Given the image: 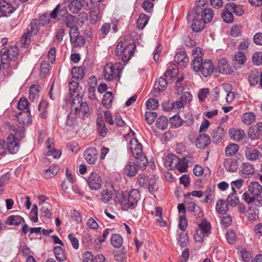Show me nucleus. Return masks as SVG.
<instances>
[{
  "instance_id": "28",
  "label": "nucleus",
  "mask_w": 262,
  "mask_h": 262,
  "mask_svg": "<svg viewBox=\"0 0 262 262\" xmlns=\"http://www.w3.org/2000/svg\"><path fill=\"white\" fill-rule=\"evenodd\" d=\"M46 146L47 150H48L46 151V155L52 156L55 159L59 158L60 157L61 152L55 149L49 139L46 142Z\"/></svg>"
},
{
  "instance_id": "50",
  "label": "nucleus",
  "mask_w": 262,
  "mask_h": 262,
  "mask_svg": "<svg viewBox=\"0 0 262 262\" xmlns=\"http://www.w3.org/2000/svg\"><path fill=\"white\" fill-rule=\"evenodd\" d=\"M157 179V177L152 176L148 181L147 184L148 189L149 192L151 193H154L158 189L157 185L156 184Z\"/></svg>"
},
{
  "instance_id": "18",
  "label": "nucleus",
  "mask_w": 262,
  "mask_h": 262,
  "mask_svg": "<svg viewBox=\"0 0 262 262\" xmlns=\"http://www.w3.org/2000/svg\"><path fill=\"white\" fill-rule=\"evenodd\" d=\"M262 192V186L257 182H251L250 183L248 191L244 193H247L251 196H256Z\"/></svg>"
},
{
  "instance_id": "57",
  "label": "nucleus",
  "mask_w": 262,
  "mask_h": 262,
  "mask_svg": "<svg viewBox=\"0 0 262 262\" xmlns=\"http://www.w3.org/2000/svg\"><path fill=\"white\" fill-rule=\"evenodd\" d=\"M113 198V191L111 190H104L101 192V201L107 204Z\"/></svg>"
},
{
  "instance_id": "36",
  "label": "nucleus",
  "mask_w": 262,
  "mask_h": 262,
  "mask_svg": "<svg viewBox=\"0 0 262 262\" xmlns=\"http://www.w3.org/2000/svg\"><path fill=\"white\" fill-rule=\"evenodd\" d=\"M101 18L100 11L99 8H94L90 12V21L91 24H95Z\"/></svg>"
},
{
  "instance_id": "10",
  "label": "nucleus",
  "mask_w": 262,
  "mask_h": 262,
  "mask_svg": "<svg viewBox=\"0 0 262 262\" xmlns=\"http://www.w3.org/2000/svg\"><path fill=\"white\" fill-rule=\"evenodd\" d=\"M248 81L250 85L255 86L259 81V85L262 88V72L257 69H253L250 72Z\"/></svg>"
},
{
  "instance_id": "60",
  "label": "nucleus",
  "mask_w": 262,
  "mask_h": 262,
  "mask_svg": "<svg viewBox=\"0 0 262 262\" xmlns=\"http://www.w3.org/2000/svg\"><path fill=\"white\" fill-rule=\"evenodd\" d=\"M157 116L155 112L146 111L145 114V118L148 124H152Z\"/></svg>"
},
{
  "instance_id": "39",
  "label": "nucleus",
  "mask_w": 262,
  "mask_h": 262,
  "mask_svg": "<svg viewBox=\"0 0 262 262\" xmlns=\"http://www.w3.org/2000/svg\"><path fill=\"white\" fill-rule=\"evenodd\" d=\"M111 243L114 248H119L122 245L123 238L120 234H114L111 236Z\"/></svg>"
},
{
  "instance_id": "54",
  "label": "nucleus",
  "mask_w": 262,
  "mask_h": 262,
  "mask_svg": "<svg viewBox=\"0 0 262 262\" xmlns=\"http://www.w3.org/2000/svg\"><path fill=\"white\" fill-rule=\"evenodd\" d=\"M187 208L188 211L194 212L195 215L199 216H200V214L202 213L201 208L192 202L188 203Z\"/></svg>"
},
{
  "instance_id": "21",
  "label": "nucleus",
  "mask_w": 262,
  "mask_h": 262,
  "mask_svg": "<svg viewBox=\"0 0 262 262\" xmlns=\"http://www.w3.org/2000/svg\"><path fill=\"white\" fill-rule=\"evenodd\" d=\"M193 121V119L190 118L186 121H183L179 116L176 115L173 116L170 119L171 123L175 128L179 127L183 123L186 124L185 125L190 126L192 124Z\"/></svg>"
},
{
  "instance_id": "61",
  "label": "nucleus",
  "mask_w": 262,
  "mask_h": 262,
  "mask_svg": "<svg viewBox=\"0 0 262 262\" xmlns=\"http://www.w3.org/2000/svg\"><path fill=\"white\" fill-rule=\"evenodd\" d=\"M178 239L179 241V244L182 248L186 246L189 241L187 234L184 232H181L179 234V238Z\"/></svg>"
},
{
  "instance_id": "43",
  "label": "nucleus",
  "mask_w": 262,
  "mask_h": 262,
  "mask_svg": "<svg viewBox=\"0 0 262 262\" xmlns=\"http://www.w3.org/2000/svg\"><path fill=\"white\" fill-rule=\"evenodd\" d=\"M227 201L228 204L232 206H236L238 203V199L236 196V192L233 187L232 188V192L228 195L227 198Z\"/></svg>"
},
{
  "instance_id": "22",
  "label": "nucleus",
  "mask_w": 262,
  "mask_h": 262,
  "mask_svg": "<svg viewBox=\"0 0 262 262\" xmlns=\"http://www.w3.org/2000/svg\"><path fill=\"white\" fill-rule=\"evenodd\" d=\"M211 135L213 143H219L224 138L225 130L221 127H217L213 130Z\"/></svg>"
},
{
  "instance_id": "31",
  "label": "nucleus",
  "mask_w": 262,
  "mask_h": 262,
  "mask_svg": "<svg viewBox=\"0 0 262 262\" xmlns=\"http://www.w3.org/2000/svg\"><path fill=\"white\" fill-rule=\"evenodd\" d=\"M213 16V11L210 8H205V9L200 13V17L205 21L206 23L211 21Z\"/></svg>"
},
{
  "instance_id": "15",
  "label": "nucleus",
  "mask_w": 262,
  "mask_h": 262,
  "mask_svg": "<svg viewBox=\"0 0 262 262\" xmlns=\"http://www.w3.org/2000/svg\"><path fill=\"white\" fill-rule=\"evenodd\" d=\"M245 154L246 158L252 161H256L260 159L262 156L261 152L258 150L249 146L246 147Z\"/></svg>"
},
{
  "instance_id": "38",
  "label": "nucleus",
  "mask_w": 262,
  "mask_h": 262,
  "mask_svg": "<svg viewBox=\"0 0 262 262\" xmlns=\"http://www.w3.org/2000/svg\"><path fill=\"white\" fill-rule=\"evenodd\" d=\"M179 73V69L174 64L170 65L165 72L164 75L166 77L172 78L175 77Z\"/></svg>"
},
{
  "instance_id": "35",
  "label": "nucleus",
  "mask_w": 262,
  "mask_h": 262,
  "mask_svg": "<svg viewBox=\"0 0 262 262\" xmlns=\"http://www.w3.org/2000/svg\"><path fill=\"white\" fill-rule=\"evenodd\" d=\"M58 172V167L56 165H52L43 172L46 179H50L54 177Z\"/></svg>"
},
{
  "instance_id": "1",
  "label": "nucleus",
  "mask_w": 262,
  "mask_h": 262,
  "mask_svg": "<svg viewBox=\"0 0 262 262\" xmlns=\"http://www.w3.org/2000/svg\"><path fill=\"white\" fill-rule=\"evenodd\" d=\"M1 56L3 63V74L5 77H8L13 73V70L18 67V62L16 61L18 56V48L16 46L10 48H3L1 51Z\"/></svg>"
},
{
  "instance_id": "29",
  "label": "nucleus",
  "mask_w": 262,
  "mask_h": 262,
  "mask_svg": "<svg viewBox=\"0 0 262 262\" xmlns=\"http://www.w3.org/2000/svg\"><path fill=\"white\" fill-rule=\"evenodd\" d=\"M61 20L66 25V27L70 29L77 27L76 24L77 23V19L75 16L71 14L67 15Z\"/></svg>"
},
{
  "instance_id": "19",
  "label": "nucleus",
  "mask_w": 262,
  "mask_h": 262,
  "mask_svg": "<svg viewBox=\"0 0 262 262\" xmlns=\"http://www.w3.org/2000/svg\"><path fill=\"white\" fill-rule=\"evenodd\" d=\"M243 198L245 202L249 204L251 203H254L255 206L258 207L262 206V195L261 194L256 196H251L247 193H244Z\"/></svg>"
},
{
  "instance_id": "56",
  "label": "nucleus",
  "mask_w": 262,
  "mask_h": 262,
  "mask_svg": "<svg viewBox=\"0 0 262 262\" xmlns=\"http://www.w3.org/2000/svg\"><path fill=\"white\" fill-rule=\"evenodd\" d=\"M204 60H203V58L193 59L191 64L193 70L196 72H200L204 66Z\"/></svg>"
},
{
  "instance_id": "11",
  "label": "nucleus",
  "mask_w": 262,
  "mask_h": 262,
  "mask_svg": "<svg viewBox=\"0 0 262 262\" xmlns=\"http://www.w3.org/2000/svg\"><path fill=\"white\" fill-rule=\"evenodd\" d=\"M137 164L131 160H129L124 167V173L129 177L135 176L137 173V168L140 169V168L139 167L138 163L137 162ZM141 169H142L141 168Z\"/></svg>"
},
{
  "instance_id": "16",
  "label": "nucleus",
  "mask_w": 262,
  "mask_h": 262,
  "mask_svg": "<svg viewBox=\"0 0 262 262\" xmlns=\"http://www.w3.org/2000/svg\"><path fill=\"white\" fill-rule=\"evenodd\" d=\"M211 143L210 137L206 134L200 135L196 139L195 144L198 148L204 149Z\"/></svg>"
},
{
  "instance_id": "3",
  "label": "nucleus",
  "mask_w": 262,
  "mask_h": 262,
  "mask_svg": "<svg viewBox=\"0 0 262 262\" xmlns=\"http://www.w3.org/2000/svg\"><path fill=\"white\" fill-rule=\"evenodd\" d=\"M136 49L135 43L121 40L117 45L115 53L116 56H120L122 61L126 64L133 56Z\"/></svg>"
},
{
  "instance_id": "24",
  "label": "nucleus",
  "mask_w": 262,
  "mask_h": 262,
  "mask_svg": "<svg viewBox=\"0 0 262 262\" xmlns=\"http://www.w3.org/2000/svg\"><path fill=\"white\" fill-rule=\"evenodd\" d=\"M229 136L231 139L237 142L244 138L245 134L242 129L232 128L229 130Z\"/></svg>"
},
{
  "instance_id": "46",
  "label": "nucleus",
  "mask_w": 262,
  "mask_h": 262,
  "mask_svg": "<svg viewBox=\"0 0 262 262\" xmlns=\"http://www.w3.org/2000/svg\"><path fill=\"white\" fill-rule=\"evenodd\" d=\"M168 124V119L165 116H160L157 118L156 121L157 127L161 130L165 129L167 127Z\"/></svg>"
},
{
  "instance_id": "62",
  "label": "nucleus",
  "mask_w": 262,
  "mask_h": 262,
  "mask_svg": "<svg viewBox=\"0 0 262 262\" xmlns=\"http://www.w3.org/2000/svg\"><path fill=\"white\" fill-rule=\"evenodd\" d=\"M50 64L46 61H43L40 65V76L45 78L49 72Z\"/></svg>"
},
{
  "instance_id": "52",
  "label": "nucleus",
  "mask_w": 262,
  "mask_h": 262,
  "mask_svg": "<svg viewBox=\"0 0 262 262\" xmlns=\"http://www.w3.org/2000/svg\"><path fill=\"white\" fill-rule=\"evenodd\" d=\"M10 178V174L9 172H7L2 175L0 178V194H2L5 190V187L8 183Z\"/></svg>"
},
{
  "instance_id": "23",
  "label": "nucleus",
  "mask_w": 262,
  "mask_h": 262,
  "mask_svg": "<svg viewBox=\"0 0 262 262\" xmlns=\"http://www.w3.org/2000/svg\"><path fill=\"white\" fill-rule=\"evenodd\" d=\"M203 65L200 72L205 77H207L212 73L214 70V67L212 61L209 59L205 60Z\"/></svg>"
},
{
  "instance_id": "8",
  "label": "nucleus",
  "mask_w": 262,
  "mask_h": 262,
  "mask_svg": "<svg viewBox=\"0 0 262 262\" xmlns=\"http://www.w3.org/2000/svg\"><path fill=\"white\" fill-rule=\"evenodd\" d=\"M187 21L191 24L192 30L196 33L201 31L206 24L201 17L200 14L196 13H188L187 16Z\"/></svg>"
},
{
  "instance_id": "14",
  "label": "nucleus",
  "mask_w": 262,
  "mask_h": 262,
  "mask_svg": "<svg viewBox=\"0 0 262 262\" xmlns=\"http://www.w3.org/2000/svg\"><path fill=\"white\" fill-rule=\"evenodd\" d=\"M84 157L89 164H95L98 158V151L96 148L94 147L88 148L84 152Z\"/></svg>"
},
{
  "instance_id": "6",
  "label": "nucleus",
  "mask_w": 262,
  "mask_h": 262,
  "mask_svg": "<svg viewBox=\"0 0 262 262\" xmlns=\"http://www.w3.org/2000/svg\"><path fill=\"white\" fill-rule=\"evenodd\" d=\"M72 108L75 110V114L77 116L84 119L87 116L89 108L85 102H82V98L79 95L73 99L71 104Z\"/></svg>"
},
{
  "instance_id": "26",
  "label": "nucleus",
  "mask_w": 262,
  "mask_h": 262,
  "mask_svg": "<svg viewBox=\"0 0 262 262\" xmlns=\"http://www.w3.org/2000/svg\"><path fill=\"white\" fill-rule=\"evenodd\" d=\"M254 172V166L252 164L246 162L243 163L241 166V175L246 178H249Z\"/></svg>"
},
{
  "instance_id": "2",
  "label": "nucleus",
  "mask_w": 262,
  "mask_h": 262,
  "mask_svg": "<svg viewBox=\"0 0 262 262\" xmlns=\"http://www.w3.org/2000/svg\"><path fill=\"white\" fill-rule=\"evenodd\" d=\"M127 148L134 157L137 159L139 167L142 170L145 169L148 165V160L143 153L142 144L135 137H132L130 140Z\"/></svg>"
},
{
  "instance_id": "33",
  "label": "nucleus",
  "mask_w": 262,
  "mask_h": 262,
  "mask_svg": "<svg viewBox=\"0 0 262 262\" xmlns=\"http://www.w3.org/2000/svg\"><path fill=\"white\" fill-rule=\"evenodd\" d=\"M224 167L228 171L235 172L238 167V161L234 159H230L225 161L224 164Z\"/></svg>"
},
{
  "instance_id": "47",
  "label": "nucleus",
  "mask_w": 262,
  "mask_h": 262,
  "mask_svg": "<svg viewBox=\"0 0 262 262\" xmlns=\"http://www.w3.org/2000/svg\"><path fill=\"white\" fill-rule=\"evenodd\" d=\"M149 20L148 16L145 14H141L137 21V26L139 29H143L147 24Z\"/></svg>"
},
{
  "instance_id": "45",
  "label": "nucleus",
  "mask_w": 262,
  "mask_h": 262,
  "mask_svg": "<svg viewBox=\"0 0 262 262\" xmlns=\"http://www.w3.org/2000/svg\"><path fill=\"white\" fill-rule=\"evenodd\" d=\"M223 88L226 92L227 93L226 95V101L228 103H231L234 99V93L233 92H229L232 89L231 85L229 83H224L223 84Z\"/></svg>"
},
{
  "instance_id": "58",
  "label": "nucleus",
  "mask_w": 262,
  "mask_h": 262,
  "mask_svg": "<svg viewBox=\"0 0 262 262\" xmlns=\"http://www.w3.org/2000/svg\"><path fill=\"white\" fill-rule=\"evenodd\" d=\"M9 135H12L14 140L18 141L20 143L21 140L25 137V129L24 127H21L17 129L14 134H11Z\"/></svg>"
},
{
  "instance_id": "27",
  "label": "nucleus",
  "mask_w": 262,
  "mask_h": 262,
  "mask_svg": "<svg viewBox=\"0 0 262 262\" xmlns=\"http://www.w3.org/2000/svg\"><path fill=\"white\" fill-rule=\"evenodd\" d=\"M217 70L220 73L225 75H228L231 72V68L225 59H221L219 60Z\"/></svg>"
},
{
  "instance_id": "44",
  "label": "nucleus",
  "mask_w": 262,
  "mask_h": 262,
  "mask_svg": "<svg viewBox=\"0 0 262 262\" xmlns=\"http://www.w3.org/2000/svg\"><path fill=\"white\" fill-rule=\"evenodd\" d=\"M40 87L38 85H32L30 88L29 99L33 101L37 99Z\"/></svg>"
},
{
  "instance_id": "55",
  "label": "nucleus",
  "mask_w": 262,
  "mask_h": 262,
  "mask_svg": "<svg viewBox=\"0 0 262 262\" xmlns=\"http://www.w3.org/2000/svg\"><path fill=\"white\" fill-rule=\"evenodd\" d=\"M26 116H27V117L25 118V119L21 120L22 122L24 124H30L32 122L31 113L30 110H29L28 108L26 111H24V112H20L18 114V119L19 120L20 118L23 119V117L21 116L25 117Z\"/></svg>"
},
{
  "instance_id": "42",
  "label": "nucleus",
  "mask_w": 262,
  "mask_h": 262,
  "mask_svg": "<svg viewBox=\"0 0 262 262\" xmlns=\"http://www.w3.org/2000/svg\"><path fill=\"white\" fill-rule=\"evenodd\" d=\"M82 3L79 0H73L69 5V8L73 13H77L81 10Z\"/></svg>"
},
{
  "instance_id": "53",
  "label": "nucleus",
  "mask_w": 262,
  "mask_h": 262,
  "mask_svg": "<svg viewBox=\"0 0 262 262\" xmlns=\"http://www.w3.org/2000/svg\"><path fill=\"white\" fill-rule=\"evenodd\" d=\"M221 16L223 20L226 23H231L234 20L232 11H228L227 9L225 8L222 13Z\"/></svg>"
},
{
  "instance_id": "51",
  "label": "nucleus",
  "mask_w": 262,
  "mask_h": 262,
  "mask_svg": "<svg viewBox=\"0 0 262 262\" xmlns=\"http://www.w3.org/2000/svg\"><path fill=\"white\" fill-rule=\"evenodd\" d=\"M243 122L247 125L251 124L255 120V115L251 112L244 113L242 117Z\"/></svg>"
},
{
  "instance_id": "59",
  "label": "nucleus",
  "mask_w": 262,
  "mask_h": 262,
  "mask_svg": "<svg viewBox=\"0 0 262 262\" xmlns=\"http://www.w3.org/2000/svg\"><path fill=\"white\" fill-rule=\"evenodd\" d=\"M243 27L241 25H233L230 30V34L232 37H237L241 35Z\"/></svg>"
},
{
  "instance_id": "30",
  "label": "nucleus",
  "mask_w": 262,
  "mask_h": 262,
  "mask_svg": "<svg viewBox=\"0 0 262 262\" xmlns=\"http://www.w3.org/2000/svg\"><path fill=\"white\" fill-rule=\"evenodd\" d=\"M72 79L75 80H81L84 76V70L81 67H74L72 69Z\"/></svg>"
},
{
  "instance_id": "40",
  "label": "nucleus",
  "mask_w": 262,
  "mask_h": 262,
  "mask_svg": "<svg viewBox=\"0 0 262 262\" xmlns=\"http://www.w3.org/2000/svg\"><path fill=\"white\" fill-rule=\"evenodd\" d=\"M215 208L219 213L224 214L228 211V207L225 201L220 200L217 202Z\"/></svg>"
},
{
  "instance_id": "25",
  "label": "nucleus",
  "mask_w": 262,
  "mask_h": 262,
  "mask_svg": "<svg viewBox=\"0 0 262 262\" xmlns=\"http://www.w3.org/2000/svg\"><path fill=\"white\" fill-rule=\"evenodd\" d=\"M225 9L228 11H231L238 16H242L244 13V10L242 6L236 5L234 3L231 2L225 5Z\"/></svg>"
},
{
  "instance_id": "20",
  "label": "nucleus",
  "mask_w": 262,
  "mask_h": 262,
  "mask_svg": "<svg viewBox=\"0 0 262 262\" xmlns=\"http://www.w3.org/2000/svg\"><path fill=\"white\" fill-rule=\"evenodd\" d=\"M174 60L180 67H185L188 63L189 59L184 51H179L174 57Z\"/></svg>"
},
{
  "instance_id": "12",
  "label": "nucleus",
  "mask_w": 262,
  "mask_h": 262,
  "mask_svg": "<svg viewBox=\"0 0 262 262\" xmlns=\"http://www.w3.org/2000/svg\"><path fill=\"white\" fill-rule=\"evenodd\" d=\"M7 146L8 152L11 154H15L19 149L20 143L14 140L12 135H9L7 138Z\"/></svg>"
},
{
  "instance_id": "37",
  "label": "nucleus",
  "mask_w": 262,
  "mask_h": 262,
  "mask_svg": "<svg viewBox=\"0 0 262 262\" xmlns=\"http://www.w3.org/2000/svg\"><path fill=\"white\" fill-rule=\"evenodd\" d=\"M54 253L57 260L63 261L66 259L64 251L60 246H57L54 247Z\"/></svg>"
},
{
  "instance_id": "9",
  "label": "nucleus",
  "mask_w": 262,
  "mask_h": 262,
  "mask_svg": "<svg viewBox=\"0 0 262 262\" xmlns=\"http://www.w3.org/2000/svg\"><path fill=\"white\" fill-rule=\"evenodd\" d=\"M86 182L90 189L99 190L102 185L101 177L97 172L92 171L86 179Z\"/></svg>"
},
{
  "instance_id": "4",
  "label": "nucleus",
  "mask_w": 262,
  "mask_h": 262,
  "mask_svg": "<svg viewBox=\"0 0 262 262\" xmlns=\"http://www.w3.org/2000/svg\"><path fill=\"white\" fill-rule=\"evenodd\" d=\"M140 199L139 191L137 189H133L129 192H123L120 203L123 210L134 209Z\"/></svg>"
},
{
  "instance_id": "17",
  "label": "nucleus",
  "mask_w": 262,
  "mask_h": 262,
  "mask_svg": "<svg viewBox=\"0 0 262 262\" xmlns=\"http://www.w3.org/2000/svg\"><path fill=\"white\" fill-rule=\"evenodd\" d=\"M246 61V57L245 54L241 51H238L235 53L232 59V64L234 68L237 69L241 68V66L244 64Z\"/></svg>"
},
{
  "instance_id": "48",
  "label": "nucleus",
  "mask_w": 262,
  "mask_h": 262,
  "mask_svg": "<svg viewBox=\"0 0 262 262\" xmlns=\"http://www.w3.org/2000/svg\"><path fill=\"white\" fill-rule=\"evenodd\" d=\"M113 99V93L111 92H107L103 95L102 103L106 108H109L112 105Z\"/></svg>"
},
{
  "instance_id": "7",
  "label": "nucleus",
  "mask_w": 262,
  "mask_h": 262,
  "mask_svg": "<svg viewBox=\"0 0 262 262\" xmlns=\"http://www.w3.org/2000/svg\"><path fill=\"white\" fill-rule=\"evenodd\" d=\"M122 69L115 68L112 63H107L104 67V78L107 81L115 80L119 81Z\"/></svg>"
},
{
  "instance_id": "5",
  "label": "nucleus",
  "mask_w": 262,
  "mask_h": 262,
  "mask_svg": "<svg viewBox=\"0 0 262 262\" xmlns=\"http://www.w3.org/2000/svg\"><path fill=\"white\" fill-rule=\"evenodd\" d=\"M211 224L207 220H202L198 225V228L194 235V239L196 243H203L204 238L211 233Z\"/></svg>"
},
{
  "instance_id": "49",
  "label": "nucleus",
  "mask_w": 262,
  "mask_h": 262,
  "mask_svg": "<svg viewBox=\"0 0 262 262\" xmlns=\"http://www.w3.org/2000/svg\"><path fill=\"white\" fill-rule=\"evenodd\" d=\"M97 131L99 134V135L104 138L105 137L108 133V129L106 126L105 124L104 121L101 120L100 121H97Z\"/></svg>"
},
{
  "instance_id": "64",
  "label": "nucleus",
  "mask_w": 262,
  "mask_h": 262,
  "mask_svg": "<svg viewBox=\"0 0 262 262\" xmlns=\"http://www.w3.org/2000/svg\"><path fill=\"white\" fill-rule=\"evenodd\" d=\"M252 61L253 63L257 66L262 64V52H256L252 56Z\"/></svg>"
},
{
  "instance_id": "41",
  "label": "nucleus",
  "mask_w": 262,
  "mask_h": 262,
  "mask_svg": "<svg viewBox=\"0 0 262 262\" xmlns=\"http://www.w3.org/2000/svg\"><path fill=\"white\" fill-rule=\"evenodd\" d=\"M238 149V146L236 144L232 143L229 144L225 148V155L228 157L233 156L237 152Z\"/></svg>"
},
{
  "instance_id": "13",
  "label": "nucleus",
  "mask_w": 262,
  "mask_h": 262,
  "mask_svg": "<svg viewBox=\"0 0 262 262\" xmlns=\"http://www.w3.org/2000/svg\"><path fill=\"white\" fill-rule=\"evenodd\" d=\"M0 10L2 13V16H7L13 13L15 11L16 8L9 2L6 0H1Z\"/></svg>"
},
{
  "instance_id": "63",
  "label": "nucleus",
  "mask_w": 262,
  "mask_h": 262,
  "mask_svg": "<svg viewBox=\"0 0 262 262\" xmlns=\"http://www.w3.org/2000/svg\"><path fill=\"white\" fill-rule=\"evenodd\" d=\"M146 105L147 110H154L158 107L159 102L157 99L150 98L146 101Z\"/></svg>"
},
{
  "instance_id": "34",
  "label": "nucleus",
  "mask_w": 262,
  "mask_h": 262,
  "mask_svg": "<svg viewBox=\"0 0 262 262\" xmlns=\"http://www.w3.org/2000/svg\"><path fill=\"white\" fill-rule=\"evenodd\" d=\"M167 86V82L165 79L160 77L156 81L154 86V93H159L165 90Z\"/></svg>"
},
{
  "instance_id": "32",
  "label": "nucleus",
  "mask_w": 262,
  "mask_h": 262,
  "mask_svg": "<svg viewBox=\"0 0 262 262\" xmlns=\"http://www.w3.org/2000/svg\"><path fill=\"white\" fill-rule=\"evenodd\" d=\"M21 222H25V220L23 217L17 215H11L7 219L5 223L8 225L16 226L19 225Z\"/></svg>"
}]
</instances>
